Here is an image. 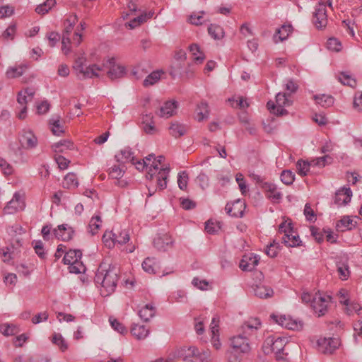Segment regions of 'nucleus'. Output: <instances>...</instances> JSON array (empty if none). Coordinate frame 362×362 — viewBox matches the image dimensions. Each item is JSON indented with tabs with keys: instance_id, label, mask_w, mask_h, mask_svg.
<instances>
[{
	"instance_id": "1",
	"label": "nucleus",
	"mask_w": 362,
	"mask_h": 362,
	"mask_svg": "<svg viewBox=\"0 0 362 362\" xmlns=\"http://www.w3.org/2000/svg\"><path fill=\"white\" fill-rule=\"evenodd\" d=\"M119 269L115 265H109L108 268L101 264L95 274L94 281L100 286V294L108 296L115 292L119 281Z\"/></svg>"
},
{
	"instance_id": "2",
	"label": "nucleus",
	"mask_w": 362,
	"mask_h": 362,
	"mask_svg": "<svg viewBox=\"0 0 362 362\" xmlns=\"http://www.w3.org/2000/svg\"><path fill=\"white\" fill-rule=\"evenodd\" d=\"M261 326L260 320L257 317H251L245 321L240 327V333L230 339L232 347L241 353L250 352V337L255 334Z\"/></svg>"
},
{
	"instance_id": "3",
	"label": "nucleus",
	"mask_w": 362,
	"mask_h": 362,
	"mask_svg": "<svg viewBox=\"0 0 362 362\" xmlns=\"http://www.w3.org/2000/svg\"><path fill=\"white\" fill-rule=\"evenodd\" d=\"M288 342L286 337L276 335L269 336L264 340L262 345V351L266 355L274 354L277 361L284 359L286 354L284 347Z\"/></svg>"
},
{
	"instance_id": "4",
	"label": "nucleus",
	"mask_w": 362,
	"mask_h": 362,
	"mask_svg": "<svg viewBox=\"0 0 362 362\" xmlns=\"http://www.w3.org/2000/svg\"><path fill=\"white\" fill-rule=\"evenodd\" d=\"M278 232L282 234L281 243L287 247H294L301 245V240L296 231L294 230L291 222L283 221L279 226Z\"/></svg>"
},
{
	"instance_id": "5",
	"label": "nucleus",
	"mask_w": 362,
	"mask_h": 362,
	"mask_svg": "<svg viewBox=\"0 0 362 362\" xmlns=\"http://www.w3.org/2000/svg\"><path fill=\"white\" fill-rule=\"evenodd\" d=\"M332 297L329 295L322 296L320 293H315L312 300L311 308L318 317L323 316L327 312Z\"/></svg>"
},
{
	"instance_id": "6",
	"label": "nucleus",
	"mask_w": 362,
	"mask_h": 362,
	"mask_svg": "<svg viewBox=\"0 0 362 362\" xmlns=\"http://www.w3.org/2000/svg\"><path fill=\"white\" fill-rule=\"evenodd\" d=\"M340 345L337 338H320L317 341L318 351L325 354H332Z\"/></svg>"
},
{
	"instance_id": "7",
	"label": "nucleus",
	"mask_w": 362,
	"mask_h": 362,
	"mask_svg": "<svg viewBox=\"0 0 362 362\" xmlns=\"http://www.w3.org/2000/svg\"><path fill=\"white\" fill-rule=\"evenodd\" d=\"M313 22L317 28H325L327 24L326 4L319 2L313 13Z\"/></svg>"
},
{
	"instance_id": "8",
	"label": "nucleus",
	"mask_w": 362,
	"mask_h": 362,
	"mask_svg": "<svg viewBox=\"0 0 362 362\" xmlns=\"http://www.w3.org/2000/svg\"><path fill=\"white\" fill-rule=\"evenodd\" d=\"M104 66L109 69L107 76L112 81L122 78L126 74L125 67L117 65L115 57L109 58Z\"/></svg>"
},
{
	"instance_id": "9",
	"label": "nucleus",
	"mask_w": 362,
	"mask_h": 362,
	"mask_svg": "<svg viewBox=\"0 0 362 362\" xmlns=\"http://www.w3.org/2000/svg\"><path fill=\"white\" fill-rule=\"evenodd\" d=\"M25 204L23 197L18 192H15L12 199L4 208L6 214H13L25 209Z\"/></svg>"
},
{
	"instance_id": "10",
	"label": "nucleus",
	"mask_w": 362,
	"mask_h": 362,
	"mask_svg": "<svg viewBox=\"0 0 362 362\" xmlns=\"http://www.w3.org/2000/svg\"><path fill=\"white\" fill-rule=\"evenodd\" d=\"M271 318H272L278 325L288 329L299 330L303 328V323L301 321H297L291 317H286L285 315L279 316L272 314L271 315Z\"/></svg>"
},
{
	"instance_id": "11",
	"label": "nucleus",
	"mask_w": 362,
	"mask_h": 362,
	"mask_svg": "<svg viewBox=\"0 0 362 362\" xmlns=\"http://www.w3.org/2000/svg\"><path fill=\"white\" fill-rule=\"evenodd\" d=\"M262 190L265 193L266 197L273 204H279L281 202L283 194L278 189L275 184L272 182L263 183Z\"/></svg>"
},
{
	"instance_id": "12",
	"label": "nucleus",
	"mask_w": 362,
	"mask_h": 362,
	"mask_svg": "<svg viewBox=\"0 0 362 362\" xmlns=\"http://www.w3.org/2000/svg\"><path fill=\"white\" fill-rule=\"evenodd\" d=\"M246 204L244 201L237 199L233 203H227L225 206L226 213L232 217L241 218L244 215Z\"/></svg>"
},
{
	"instance_id": "13",
	"label": "nucleus",
	"mask_w": 362,
	"mask_h": 362,
	"mask_svg": "<svg viewBox=\"0 0 362 362\" xmlns=\"http://www.w3.org/2000/svg\"><path fill=\"white\" fill-rule=\"evenodd\" d=\"M153 243L157 250L165 252L173 247L174 240L169 234L165 233L155 238Z\"/></svg>"
},
{
	"instance_id": "14",
	"label": "nucleus",
	"mask_w": 362,
	"mask_h": 362,
	"mask_svg": "<svg viewBox=\"0 0 362 362\" xmlns=\"http://www.w3.org/2000/svg\"><path fill=\"white\" fill-rule=\"evenodd\" d=\"M19 142L23 148L31 149L37 146V139L30 130L23 129L19 135Z\"/></svg>"
},
{
	"instance_id": "15",
	"label": "nucleus",
	"mask_w": 362,
	"mask_h": 362,
	"mask_svg": "<svg viewBox=\"0 0 362 362\" xmlns=\"http://www.w3.org/2000/svg\"><path fill=\"white\" fill-rule=\"evenodd\" d=\"M74 233V229L67 224L59 225L53 230V235L62 241H69L72 239Z\"/></svg>"
},
{
	"instance_id": "16",
	"label": "nucleus",
	"mask_w": 362,
	"mask_h": 362,
	"mask_svg": "<svg viewBox=\"0 0 362 362\" xmlns=\"http://www.w3.org/2000/svg\"><path fill=\"white\" fill-rule=\"evenodd\" d=\"M352 191L350 187H341L335 193L334 203L338 206L346 205L350 202Z\"/></svg>"
},
{
	"instance_id": "17",
	"label": "nucleus",
	"mask_w": 362,
	"mask_h": 362,
	"mask_svg": "<svg viewBox=\"0 0 362 362\" xmlns=\"http://www.w3.org/2000/svg\"><path fill=\"white\" fill-rule=\"evenodd\" d=\"M259 261V258L255 255H245L240 260L239 267L243 271L251 272L258 264Z\"/></svg>"
},
{
	"instance_id": "18",
	"label": "nucleus",
	"mask_w": 362,
	"mask_h": 362,
	"mask_svg": "<svg viewBox=\"0 0 362 362\" xmlns=\"http://www.w3.org/2000/svg\"><path fill=\"white\" fill-rule=\"evenodd\" d=\"M293 28L289 23L283 24L281 28L276 29L273 39L275 43L283 42L286 40L288 36L292 33Z\"/></svg>"
},
{
	"instance_id": "19",
	"label": "nucleus",
	"mask_w": 362,
	"mask_h": 362,
	"mask_svg": "<svg viewBox=\"0 0 362 362\" xmlns=\"http://www.w3.org/2000/svg\"><path fill=\"white\" fill-rule=\"evenodd\" d=\"M339 303L344 306L343 310L347 315L351 316L354 313L358 316L362 315V307L358 303L350 301L349 299L340 300Z\"/></svg>"
},
{
	"instance_id": "20",
	"label": "nucleus",
	"mask_w": 362,
	"mask_h": 362,
	"mask_svg": "<svg viewBox=\"0 0 362 362\" xmlns=\"http://www.w3.org/2000/svg\"><path fill=\"white\" fill-rule=\"evenodd\" d=\"M178 103L175 100L165 102L160 108L157 115L161 117L168 118L175 114Z\"/></svg>"
},
{
	"instance_id": "21",
	"label": "nucleus",
	"mask_w": 362,
	"mask_h": 362,
	"mask_svg": "<svg viewBox=\"0 0 362 362\" xmlns=\"http://www.w3.org/2000/svg\"><path fill=\"white\" fill-rule=\"evenodd\" d=\"M112 231L114 247L115 245L122 246L127 243L130 239L129 232L125 229L113 228Z\"/></svg>"
},
{
	"instance_id": "22",
	"label": "nucleus",
	"mask_w": 362,
	"mask_h": 362,
	"mask_svg": "<svg viewBox=\"0 0 362 362\" xmlns=\"http://www.w3.org/2000/svg\"><path fill=\"white\" fill-rule=\"evenodd\" d=\"M143 269L149 274H160V267L159 262L154 257H146L142 262Z\"/></svg>"
},
{
	"instance_id": "23",
	"label": "nucleus",
	"mask_w": 362,
	"mask_h": 362,
	"mask_svg": "<svg viewBox=\"0 0 362 362\" xmlns=\"http://www.w3.org/2000/svg\"><path fill=\"white\" fill-rule=\"evenodd\" d=\"M218 317H214L211 320L210 325V329L211 332V342L213 346L216 349H218L221 347V342L218 339Z\"/></svg>"
},
{
	"instance_id": "24",
	"label": "nucleus",
	"mask_w": 362,
	"mask_h": 362,
	"mask_svg": "<svg viewBox=\"0 0 362 362\" xmlns=\"http://www.w3.org/2000/svg\"><path fill=\"white\" fill-rule=\"evenodd\" d=\"M52 148L55 153H66L68 150H74L75 146L71 140H62L53 144Z\"/></svg>"
},
{
	"instance_id": "25",
	"label": "nucleus",
	"mask_w": 362,
	"mask_h": 362,
	"mask_svg": "<svg viewBox=\"0 0 362 362\" xmlns=\"http://www.w3.org/2000/svg\"><path fill=\"white\" fill-rule=\"evenodd\" d=\"M255 295L259 298H268L273 296V289L265 285H256L253 288Z\"/></svg>"
},
{
	"instance_id": "26",
	"label": "nucleus",
	"mask_w": 362,
	"mask_h": 362,
	"mask_svg": "<svg viewBox=\"0 0 362 362\" xmlns=\"http://www.w3.org/2000/svg\"><path fill=\"white\" fill-rule=\"evenodd\" d=\"M153 13H154L153 11H149L148 13H143L139 16L131 20L129 23H127V25L132 29L135 28L141 24L146 22L148 19L151 18L153 16Z\"/></svg>"
},
{
	"instance_id": "27",
	"label": "nucleus",
	"mask_w": 362,
	"mask_h": 362,
	"mask_svg": "<svg viewBox=\"0 0 362 362\" xmlns=\"http://www.w3.org/2000/svg\"><path fill=\"white\" fill-rule=\"evenodd\" d=\"M115 158L118 163H124L134 160V156L132 149L129 147H125L116 154Z\"/></svg>"
},
{
	"instance_id": "28",
	"label": "nucleus",
	"mask_w": 362,
	"mask_h": 362,
	"mask_svg": "<svg viewBox=\"0 0 362 362\" xmlns=\"http://www.w3.org/2000/svg\"><path fill=\"white\" fill-rule=\"evenodd\" d=\"M139 316L144 322L149 321L156 314V308L152 304H146L139 311Z\"/></svg>"
},
{
	"instance_id": "29",
	"label": "nucleus",
	"mask_w": 362,
	"mask_h": 362,
	"mask_svg": "<svg viewBox=\"0 0 362 362\" xmlns=\"http://www.w3.org/2000/svg\"><path fill=\"white\" fill-rule=\"evenodd\" d=\"M82 257V252L80 250H69L65 252L62 259L64 264H69L74 262H78Z\"/></svg>"
},
{
	"instance_id": "30",
	"label": "nucleus",
	"mask_w": 362,
	"mask_h": 362,
	"mask_svg": "<svg viewBox=\"0 0 362 362\" xmlns=\"http://www.w3.org/2000/svg\"><path fill=\"white\" fill-rule=\"evenodd\" d=\"M27 69L28 66L26 64L11 66L7 69L6 76L8 78L20 77L25 73Z\"/></svg>"
},
{
	"instance_id": "31",
	"label": "nucleus",
	"mask_w": 362,
	"mask_h": 362,
	"mask_svg": "<svg viewBox=\"0 0 362 362\" xmlns=\"http://www.w3.org/2000/svg\"><path fill=\"white\" fill-rule=\"evenodd\" d=\"M187 127L178 122L172 123L169 127L170 134L175 138L180 137L187 133Z\"/></svg>"
},
{
	"instance_id": "32",
	"label": "nucleus",
	"mask_w": 362,
	"mask_h": 362,
	"mask_svg": "<svg viewBox=\"0 0 362 362\" xmlns=\"http://www.w3.org/2000/svg\"><path fill=\"white\" fill-rule=\"evenodd\" d=\"M170 172L169 168H163L160 170L156 175L157 185L160 189H163L167 187V179Z\"/></svg>"
},
{
	"instance_id": "33",
	"label": "nucleus",
	"mask_w": 362,
	"mask_h": 362,
	"mask_svg": "<svg viewBox=\"0 0 362 362\" xmlns=\"http://www.w3.org/2000/svg\"><path fill=\"white\" fill-rule=\"evenodd\" d=\"M355 225L353 224V220L349 216H344L341 219L337 221L336 224V229L337 231L344 232L346 230H351Z\"/></svg>"
},
{
	"instance_id": "34",
	"label": "nucleus",
	"mask_w": 362,
	"mask_h": 362,
	"mask_svg": "<svg viewBox=\"0 0 362 362\" xmlns=\"http://www.w3.org/2000/svg\"><path fill=\"white\" fill-rule=\"evenodd\" d=\"M313 98L317 104L323 107H329L334 104V98L329 95H315Z\"/></svg>"
},
{
	"instance_id": "35",
	"label": "nucleus",
	"mask_w": 362,
	"mask_h": 362,
	"mask_svg": "<svg viewBox=\"0 0 362 362\" xmlns=\"http://www.w3.org/2000/svg\"><path fill=\"white\" fill-rule=\"evenodd\" d=\"M208 33L214 40H221L225 34L223 28L217 24H211L208 27Z\"/></svg>"
},
{
	"instance_id": "36",
	"label": "nucleus",
	"mask_w": 362,
	"mask_h": 362,
	"mask_svg": "<svg viewBox=\"0 0 362 362\" xmlns=\"http://www.w3.org/2000/svg\"><path fill=\"white\" fill-rule=\"evenodd\" d=\"M312 166L313 163L311 161L308 162L303 159H299L296 163L297 173L301 177L306 176Z\"/></svg>"
},
{
	"instance_id": "37",
	"label": "nucleus",
	"mask_w": 362,
	"mask_h": 362,
	"mask_svg": "<svg viewBox=\"0 0 362 362\" xmlns=\"http://www.w3.org/2000/svg\"><path fill=\"white\" fill-rule=\"evenodd\" d=\"M102 68L96 64H92L83 69V71L79 72L83 75V78L98 77V71H101Z\"/></svg>"
},
{
	"instance_id": "38",
	"label": "nucleus",
	"mask_w": 362,
	"mask_h": 362,
	"mask_svg": "<svg viewBox=\"0 0 362 362\" xmlns=\"http://www.w3.org/2000/svg\"><path fill=\"white\" fill-rule=\"evenodd\" d=\"M131 332L138 339H143L148 336L149 330L144 325H134L131 329Z\"/></svg>"
},
{
	"instance_id": "39",
	"label": "nucleus",
	"mask_w": 362,
	"mask_h": 362,
	"mask_svg": "<svg viewBox=\"0 0 362 362\" xmlns=\"http://www.w3.org/2000/svg\"><path fill=\"white\" fill-rule=\"evenodd\" d=\"M197 120L201 122L204 119L208 118L209 115V107L206 102L202 101L197 105Z\"/></svg>"
},
{
	"instance_id": "40",
	"label": "nucleus",
	"mask_w": 362,
	"mask_h": 362,
	"mask_svg": "<svg viewBox=\"0 0 362 362\" xmlns=\"http://www.w3.org/2000/svg\"><path fill=\"white\" fill-rule=\"evenodd\" d=\"M189 49L194 57V61L197 63L201 64L203 62L205 59V56L204 54L201 51L200 47L197 44L190 45Z\"/></svg>"
},
{
	"instance_id": "41",
	"label": "nucleus",
	"mask_w": 362,
	"mask_h": 362,
	"mask_svg": "<svg viewBox=\"0 0 362 362\" xmlns=\"http://www.w3.org/2000/svg\"><path fill=\"white\" fill-rule=\"evenodd\" d=\"M52 342L57 345L62 352H64L68 349L67 342L59 333H54L52 334Z\"/></svg>"
},
{
	"instance_id": "42",
	"label": "nucleus",
	"mask_w": 362,
	"mask_h": 362,
	"mask_svg": "<svg viewBox=\"0 0 362 362\" xmlns=\"http://www.w3.org/2000/svg\"><path fill=\"white\" fill-rule=\"evenodd\" d=\"M78 182L76 175L72 173H68L64 177V187L67 189L78 187Z\"/></svg>"
},
{
	"instance_id": "43",
	"label": "nucleus",
	"mask_w": 362,
	"mask_h": 362,
	"mask_svg": "<svg viewBox=\"0 0 362 362\" xmlns=\"http://www.w3.org/2000/svg\"><path fill=\"white\" fill-rule=\"evenodd\" d=\"M60 117H57V119H50L49 124L51 127L52 132L54 135L60 136L61 134L64 133L63 126L60 123Z\"/></svg>"
},
{
	"instance_id": "44",
	"label": "nucleus",
	"mask_w": 362,
	"mask_h": 362,
	"mask_svg": "<svg viewBox=\"0 0 362 362\" xmlns=\"http://www.w3.org/2000/svg\"><path fill=\"white\" fill-rule=\"evenodd\" d=\"M101 223L102 220L100 216L95 215L91 218L88 226L92 235H94L98 233Z\"/></svg>"
},
{
	"instance_id": "45",
	"label": "nucleus",
	"mask_w": 362,
	"mask_h": 362,
	"mask_svg": "<svg viewBox=\"0 0 362 362\" xmlns=\"http://www.w3.org/2000/svg\"><path fill=\"white\" fill-rule=\"evenodd\" d=\"M55 0H47L43 4L37 6L35 8V11L38 14L45 15L55 5Z\"/></svg>"
},
{
	"instance_id": "46",
	"label": "nucleus",
	"mask_w": 362,
	"mask_h": 362,
	"mask_svg": "<svg viewBox=\"0 0 362 362\" xmlns=\"http://www.w3.org/2000/svg\"><path fill=\"white\" fill-rule=\"evenodd\" d=\"M281 180L286 185H291L295 180V174L290 170H284L280 175Z\"/></svg>"
},
{
	"instance_id": "47",
	"label": "nucleus",
	"mask_w": 362,
	"mask_h": 362,
	"mask_svg": "<svg viewBox=\"0 0 362 362\" xmlns=\"http://www.w3.org/2000/svg\"><path fill=\"white\" fill-rule=\"evenodd\" d=\"M290 97L286 93H279L276 96V103L279 106H290L292 101L288 98Z\"/></svg>"
},
{
	"instance_id": "48",
	"label": "nucleus",
	"mask_w": 362,
	"mask_h": 362,
	"mask_svg": "<svg viewBox=\"0 0 362 362\" xmlns=\"http://www.w3.org/2000/svg\"><path fill=\"white\" fill-rule=\"evenodd\" d=\"M196 351V346H191L189 347H184L180 351V355L183 357V360L185 361H191L192 358L194 356Z\"/></svg>"
},
{
	"instance_id": "49",
	"label": "nucleus",
	"mask_w": 362,
	"mask_h": 362,
	"mask_svg": "<svg viewBox=\"0 0 362 362\" xmlns=\"http://www.w3.org/2000/svg\"><path fill=\"white\" fill-rule=\"evenodd\" d=\"M69 271L70 273L78 274L84 273L86 271L85 265L80 260L75 262H74L73 263L69 264Z\"/></svg>"
},
{
	"instance_id": "50",
	"label": "nucleus",
	"mask_w": 362,
	"mask_h": 362,
	"mask_svg": "<svg viewBox=\"0 0 362 362\" xmlns=\"http://www.w3.org/2000/svg\"><path fill=\"white\" fill-rule=\"evenodd\" d=\"M161 72L153 71L144 81V86H148L155 84L160 78Z\"/></svg>"
},
{
	"instance_id": "51",
	"label": "nucleus",
	"mask_w": 362,
	"mask_h": 362,
	"mask_svg": "<svg viewBox=\"0 0 362 362\" xmlns=\"http://www.w3.org/2000/svg\"><path fill=\"white\" fill-rule=\"evenodd\" d=\"M77 21V16L76 15L71 16L67 19H66L64 22V34H66L68 35H71V33L73 30L74 25L76 23Z\"/></svg>"
},
{
	"instance_id": "52",
	"label": "nucleus",
	"mask_w": 362,
	"mask_h": 362,
	"mask_svg": "<svg viewBox=\"0 0 362 362\" xmlns=\"http://www.w3.org/2000/svg\"><path fill=\"white\" fill-rule=\"evenodd\" d=\"M339 80L342 84L352 88L356 86V81L354 78H353L351 76L344 72L340 74L339 76Z\"/></svg>"
},
{
	"instance_id": "53",
	"label": "nucleus",
	"mask_w": 362,
	"mask_h": 362,
	"mask_svg": "<svg viewBox=\"0 0 362 362\" xmlns=\"http://www.w3.org/2000/svg\"><path fill=\"white\" fill-rule=\"evenodd\" d=\"M337 272L339 278L342 280H346L350 275L349 266L345 263L337 264Z\"/></svg>"
},
{
	"instance_id": "54",
	"label": "nucleus",
	"mask_w": 362,
	"mask_h": 362,
	"mask_svg": "<svg viewBox=\"0 0 362 362\" xmlns=\"http://www.w3.org/2000/svg\"><path fill=\"white\" fill-rule=\"evenodd\" d=\"M189 176L186 171H182L178 174L177 184L179 188L182 190H185L187 187Z\"/></svg>"
},
{
	"instance_id": "55",
	"label": "nucleus",
	"mask_w": 362,
	"mask_h": 362,
	"mask_svg": "<svg viewBox=\"0 0 362 362\" xmlns=\"http://www.w3.org/2000/svg\"><path fill=\"white\" fill-rule=\"evenodd\" d=\"M0 332L5 336H11L17 332V328L13 325L3 324L0 325Z\"/></svg>"
},
{
	"instance_id": "56",
	"label": "nucleus",
	"mask_w": 362,
	"mask_h": 362,
	"mask_svg": "<svg viewBox=\"0 0 362 362\" xmlns=\"http://www.w3.org/2000/svg\"><path fill=\"white\" fill-rule=\"evenodd\" d=\"M124 173V171L119 165H115L109 169V175L112 179L118 180L123 176Z\"/></svg>"
},
{
	"instance_id": "57",
	"label": "nucleus",
	"mask_w": 362,
	"mask_h": 362,
	"mask_svg": "<svg viewBox=\"0 0 362 362\" xmlns=\"http://www.w3.org/2000/svg\"><path fill=\"white\" fill-rule=\"evenodd\" d=\"M33 247L35 253L40 259H44L46 258L47 253L45 251L44 245L41 240L35 241Z\"/></svg>"
},
{
	"instance_id": "58",
	"label": "nucleus",
	"mask_w": 362,
	"mask_h": 362,
	"mask_svg": "<svg viewBox=\"0 0 362 362\" xmlns=\"http://www.w3.org/2000/svg\"><path fill=\"white\" fill-rule=\"evenodd\" d=\"M279 247V243L274 240L272 243L267 246L265 251L266 254L270 257H275L278 255Z\"/></svg>"
},
{
	"instance_id": "59",
	"label": "nucleus",
	"mask_w": 362,
	"mask_h": 362,
	"mask_svg": "<svg viewBox=\"0 0 362 362\" xmlns=\"http://www.w3.org/2000/svg\"><path fill=\"white\" fill-rule=\"evenodd\" d=\"M332 158L329 156H325L311 160L313 166L325 167L327 163H331Z\"/></svg>"
},
{
	"instance_id": "60",
	"label": "nucleus",
	"mask_w": 362,
	"mask_h": 362,
	"mask_svg": "<svg viewBox=\"0 0 362 362\" xmlns=\"http://www.w3.org/2000/svg\"><path fill=\"white\" fill-rule=\"evenodd\" d=\"M110 322L112 327L120 334H124L127 332L126 327L120 323L117 319L110 318Z\"/></svg>"
},
{
	"instance_id": "61",
	"label": "nucleus",
	"mask_w": 362,
	"mask_h": 362,
	"mask_svg": "<svg viewBox=\"0 0 362 362\" xmlns=\"http://www.w3.org/2000/svg\"><path fill=\"white\" fill-rule=\"evenodd\" d=\"M327 48L331 50L334 51H339L341 48V42L334 37H331L327 40Z\"/></svg>"
},
{
	"instance_id": "62",
	"label": "nucleus",
	"mask_w": 362,
	"mask_h": 362,
	"mask_svg": "<svg viewBox=\"0 0 362 362\" xmlns=\"http://www.w3.org/2000/svg\"><path fill=\"white\" fill-rule=\"evenodd\" d=\"M311 235L315 238L316 241L319 243L324 240V231L322 232L320 228L315 226L310 227Z\"/></svg>"
},
{
	"instance_id": "63",
	"label": "nucleus",
	"mask_w": 362,
	"mask_h": 362,
	"mask_svg": "<svg viewBox=\"0 0 362 362\" xmlns=\"http://www.w3.org/2000/svg\"><path fill=\"white\" fill-rule=\"evenodd\" d=\"M103 242L108 248L114 247L112 231L105 232L103 235Z\"/></svg>"
},
{
	"instance_id": "64",
	"label": "nucleus",
	"mask_w": 362,
	"mask_h": 362,
	"mask_svg": "<svg viewBox=\"0 0 362 362\" xmlns=\"http://www.w3.org/2000/svg\"><path fill=\"white\" fill-rule=\"evenodd\" d=\"M211 360L210 351L209 350H202L194 362H210Z\"/></svg>"
}]
</instances>
